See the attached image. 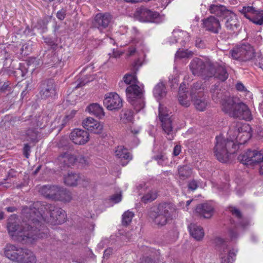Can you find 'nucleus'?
<instances>
[{
	"label": "nucleus",
	"instance_id": "12",
	"mask_svg": "<svg viewBox=\"0 0 263 263\" xmlns=\"http://www.w3.org/2000/svg\"><path fill=\"white\" fill-rule=\"evenodd\" d=\"M40 94L42 99L54 98L57 93L55 84L53 79L43 81L40 87Z\"/></svg>",
	"mask_w": 263,
	"mask_h": 263
},
{
	"label": "nucleus",
	"instance_id": "42",
	"mask_svg": "<svg viewBox=\"0 0 263 263\" xmlns=\"http://www.w3.org/2000/svg\"><path fill=\"white\" fill-rule=\"evenodd\" d=\"M256 10L255 8L252 6H243L239 9V11L250 21Z\"/></svg>",
	"mask_w": 263,
	"mask_h": 263
},
{
	"label": "nucleus",
	"instance_id": "9",
	"mask_svg": "<svg viewBox=\"0 0 263 263\" xmlns=\"http://www.w3.org/2000/svg\"><path fill=\"white\" fill-rule=\"evenodd\" d=\"M159 118L166 138L168 140H172L175 135V133L173 130V120L167 111L161 104H159Z\"/></svg>",
	"mask_w": 263,
	"mask_h": 263
},
{
	"label": "nucleus",
	"instance_id": "38",
	"mask_svg": "<svg viewBox=\"0 0 263 263\" xmlns=\"http://www.w3.org/2000/svg\"><path fill=\"white\" fill-rule=\"evenodd\" d=\"M229 209L232 214L238 219V223L239 224L243 227H245L248 225L249 223L248 220L242 217V214L239 209L235 207H230Z\"/></svg>",
	"mask_w": 263,
	"mask_h": 263
},
{
	"label": "nucleus",
	"instance_id": "11",
	"mask_svg": "<svg viewBox=\"0 0 263 263\" xmlns=\"http://www.w3.org/2000/svg\"><path fill=\"white\" fill-rule=\"evenodd\" d=\"M216 243L221 253V263H233L235 259L237 250L234 248L229 249L227 242L222 238L216 239Z\"/></svg>",
	"mask_w": 263,
	"mask_h": 263
},
{
	"label": "nucleus",
	"instance_id": "62",
	"mask_svg": "<svg viewBox=\"0 0 263 263\" xmlns=\"http://www.w3.org/2000/svg\"><path fill=\"white\" fill-rule=\"evenodd\" d=\"M123 53L121 51L114 49L112 53V55H111L110 53H109V55H110V58H111V57L115 58H118L121 55H122Z\"/></svg>",
	"mask_w": 263,
	"mask_h": 263
},
{
	"label": "nucleus",
	"instance_id": "6",
	"mask_svg": "<svg viewBox=\"0 0 263 263\" xmlns=\"http://www.w3.org/2000/svg\"><path fill=\"white\" fill-rule=\"evenodd\" d=\"M190 68L194 76H201L205 79L212 77L214 73L212 64L198 58H194L191 61Z\"/></svg>",
	"mask_w": 263,
	"mask_h": 263
},
{
	"label": "nucleus",
	"instance_id": "28",
	"mask_svg": "<svg viewBox=\"0 0 263 263\" xmlns=\"http://www.w3.org/2000/svg\"><path fill=\"white\" fill-rule=\"evenodd\" d=\"M38 128L29 126L25 132L27 141L30 142H37L41 138V133Z\"/></svg>",
	"mask_w": 263,
	"mask_h": 263
},
{
	"label": "nucleus",
	"instance_id": "53",
	"mask_svg": "<svg viewBox=\"0 0 263 263\" xmlns=\"http://www.w3.org/2000/svg\"><path fill=\"white\" fill-rule=\"evenodd\" d=\"M123 80L125 84L132 85H137V78L135 74H126L123 77Z\"/></svg>",
	"mask_w": 263,
	"mask_h": 263
},
{
	"label": "nucleus",
	"instance_id": "55",
	"mask_svg": "<svg viewBox=\"0 0 263 263\" xmlns=\"http://www.w3.org/2000/svg\"><path fill=\"white\" fill-rule=\"evenodd\" d=\"M66 15V10L65 9H62L57 12L56 16L59 20L63 21L65 18Z\"/></svg>",
	"mask_w": 263,
	"mask_h": 263
},
{
	"label": "nucleus",
	"instance_id": "56",
	"mask_svg": "<svg viewBox=\"0 0 263 263\" xmlns=\"http://www.w3.org/2000/svg\"><path fill=\"white\" fill-rule=\"evenodd\" d=\"M229 233V236L232 240H235L237 238L238 234L236 228L230 229Z\"/></svg>",
	"mask_w": 263,
	"mask_h": 263
},
{
	"label": "nucleus",
	"instance_id": "34",
	"mask_svg": "<svg viewBox=\"0 0 263 263\" xmlns=\"http://www.w3.org/2000/svg\"><path fill=\"white\" fill-rule=\"evenodd\" d=\"M209 10L211 13L214 14L219 17H224L229 11L224 6L221 5H211L210 6Z\"/></svg>",
	"mask_w": 263,
	"mask_h": 263
},
{
	"label": "nucleus",
	"instance_id": "39",
	"mask_svg": "<svg viewBox=\"0 0 263 263\" xmlns=\"http://www.w3.org/2000/svg\"><path fill=\"white\" fill-rule=\"evenodd\" d=\"M115 154L116 156L119 158L123 159L128 161L132 159V157L127 149L123 146H118L115 151Z\"/></svg>",
	"mask_w": 263,
	"mask_h": 263
},
{
	"label": "nucleus",
	"instance_id": "13",
	"mask_svg": "<svg viewBox=\"0 0 263 263\" xmlns=\"http://www.w3.org/2000/svg\"><path fill=\"white\" fill-rule=\"evenodd\" d=\"M4 256L14 262H23L24 258L20 255L23 248L15 245L7 243L3 249Z\"/></svg>",
	"mask_w": 263,
	"mask_h": 263
},
{
	"label": "nucleus",
	"instance_id": "29",
	"mask_svg": "<svg viewBox=\"0 0 263 263\" xmlns=\"http://www.w3.org/2000/svg\"><path fill=\"white\" fill-rule=\"evenodd\" d=\"M59 161L63 163L64 166L68 167L73 165L78 159L76 157L69 152L61 154L58 158Z\"/></svg>",
	"mask_w": 263,
	"mask_h": 263
},
{
	"label": "nucleus",
	"instance_id": "49",
	"mask_svg": "<svg viewBox=\"0 0 263 263\" xmlns=\"http://www.w3.org/2000/svg\"><path fill=\"white\" fill-rule=\"evenodd\" d=\"M134 216L133 212L127 211L124 213L122 215V224L124 226L128 225L132 221Z\"/></svg>",
	"mask_w": 263,
	"mask_h": 263
},
{
	"label": "nucleus",
	"instance_id": "48",
	"mask_svg": "<svg viewBox=\"0 0 263 263\" xmlns=\"http://www.w3.org/2000/svg\"><path fill=\"white\" fill-rule=\"evenodd\" d=\"M234 123H240L241 124V126L242 127V131H241L240 133H239V134H238V137L236 138L232 139L233 141H234V142L236 144H237L238 146H239V145L236 143V142H238V141H236V142H235L234 140H237V139H238L239 138V137H241L242 136H246L247 139H245L242 142H239L240 144L244 143L245 142L247 141V139L250 138V135L249 134V133L246 132V128H248V125H242V123L241 122H234Z\"/></svg>",
	"mask_w": 263,
	"mask_h": 263
},
{
	"label": "nucleus",
	"instance_id": "27",
	"mask_svg": "<svg viewBox=\"0 0 263 263\" xmlns=\"http://www.w3.org/2000/svg\"><path fill=\"white\" fill-rule=\"evenodd\" d=\"M76 111L72 110L69 115L65 116L61 122L60 119H56L51 124L52 129H58V132H60L63 128L66 125L67 122L71 120L75 115Z\"/></svg>",
	"mask_w": 263,
	"mask_h": 263
},
{
	"label": "nucleus",
	"instance_id": "58",
	"mask_svg": "<svg viewBox=\"0 0 263 263\" xmlns=\"http://www.w3.org/2000/svg\"><path fill=\"white\" fill-rule=\"evenodd\" d=\"M122 199V195L121 194H116L110 197V200L115 203L119 202Z\"/></svg>",
	"mask_w": 263,
	"mask_h": 263
},
{
	"label": "nucleus",
	"instance_id": "57",
	"mask_svg": "<svg viewBox=\"0 0 263 263\" xmlns=\"http://www.w3.org/2000/svg\"><path fill=\"white\" fill-rule=\"evenodd\" d=\"M68 142V140L67 137H63L59 141L58 143V145L59 147H66L67 145Z\"/></svg>",
	"mask_w": 263,
	"mask_h": 263
},
{
	"label": "nucleus",
	"instance_id": "32",
	"mask_svg": "<svg viewBox=\"0 0 263 263\" xmlns=\"http://www.w3.org/2000/svg\"><path fill=\"white\" fill-rule=\"evenodd\" d=\"M87 110L90 114L93 115L99 119H102L105 115L103 107L98 103L90 104L87 107Z\"/></svg>",
	"mask_w": 263,
	"mask_h": 263
},
{
	"label": "nucleus",
	"instance_id": "59",
	"mask_svg": "<svg viewBox=\"0 0 263 263\" xmlns=\"http://www.w3.org/2000/svg\"><path fill=\"white\" fill-rule=\"evenodd\" d=\"M9 82H0V91L5 92L9 87Z\"/></svg>",
	"mask_w": 263,
	"mask_h": 263
},
{
	"label": "nucleus",
	"instance_id": "15",
	"mask_svg": "<svg viewBox=\"0 0 263 263\" xmlns=\"http://www.w3.org/2000/svg\"><path fill=\"white\" fill-rule=\"evenodd\" d=\"M64 182L65 184L69 186H76L78 184H81L86 186L89 183V180L84 176H81L79 174L68 173L64 177Z\"/></svg>",
	"mask_w": 263,
	"mask_h": 263
},
{
	"label": "nucleus",
	"instance_id": "22",
	"mask_svg": "<svg viewBox=\"0 0 263 263\" xmlns=\"http://www.w3.org/2000/svg\"><path fill=\"white\" fill-rule=\"evenodd\" d=\"M192 101L196 108L200 111L205 109L208 103L207 98L202 91H198L197 96L192 97Z\"/></svg>",
	"mask_w": 263,
	"mask_h": 263
},
{
	"label": "nucleus",
	"instance_id": "61",
	"mask_svg": "<svg viewBox=\"0 0 263 263\" xmlns=\"http://www.w3.org/2000/svg\"><path fill=\"white\" fill-rule=\"evenodd\" d=\"M30 152V146L28 144H25L23 148V153L25 156L27 158Z\"/></svg>",
	"mask_w": 263,
	"mask_h": 263
},
{
	"label": "nucleus",
	"instance_id": "4",
	"mask_svg": "<svg viewBox=\"0 0 263 263\" xmlns=\"http://www.w3.org/2000/svg\"><path fill=\"white\" fill-rule=\"evenodd\" d=\"M222 110L230 117L246 121L252 119L251 110L242 102H236L234 98L228 97L222 99Z\"/></svg>",
	"mask_w": 263,
	"mask_h": 263
},
{
	"label": "nucleus",
	"instance_id": "50",
	"mask_svg": "<svg viewBox=\"0 0 263 263\" xmlns=\"http://www.w3.org/2000/svg\"><path fill=\"white\" fill-rule=\"evenodd\" d=\"M121 119L124 122H128L132 121L133 119V112L130 109H125L122 111Z\"/></svg>",
	"mask_w": 263,
	"mask_h": 263
},
{
	"label": "nucleus",
	"instance_id": "5",
	"mask_svg": "<svg viewBox=\"0 0 263 263\" xmlns=\"http://www.w3.org/2000/svg\"><path fill=\"white\" fill-rule=\"evenodd\" d=\"M128 102L131 104L136 112L145 106L142 88L138 85H130L126 89Z\"/></svg>",
	"mask_w": 263,
	"mask_h": 263
},
{
	"label": "nucleus",
	"instance_id": "26",
	"mask_svg": "<svg viewBox=\"0 0 263 263\" xmlns=\"http://www.w3.org/2000/svg\"><path fill=\"white\" fill-rule=\"evenodd\" d=\"M149 216L154 223L159 227L165 226L171 219L151 210L149 212Z\"/></svg>",
	"mask_w": 263,
	"mask_h": 263
},
{
	"label": "nucleus",
	"instance_id": "21",
	"mask_svg": "<svg viewBox=\"0 0 263 263\" xmlns=\"http://www.w3.org/2000/svg\"><path fill=\"white\" fill-rule=\"evenodd\" d=\"M28 125L33 127L39 128L40 129L45 128L48 122V117L45 115L31 116L28 120Z\"/></svg>",
	"mask_w": 263,
	"mask_h": 263
},
{
	"label": "nucleus",
	"instance_id": "8",
	"mask_svg": "<svg viewBox=\"0 0 263 263\" xmlns=\"http://www.w3.org/2000/svg\"><path fill=\"white\" fill-rule=\"evenodd\" d=\"M238 160L246 165H254L260 163L259 173L263 175V155L256 150L248 149L238 157Z\"/></svg>",
	"mask_w": 263,
	"mask_h": 263
},
{
	"label": "nucleus",
	"instance_id": "63",
	"mask_svg": "<svg viewBox=\"0 0 263 263\" xmlns=\"http://www.w3.org/2000/svg\"><path fill=\"white\" fill-rule=\"evenodd\" d=\"M197 183L195 180L190 181L188 184V187L191 190H195L197 188Z\"/></svg>",
	"mask_w": 263,
	"mask_h": 263
},
{
	"label": "nucleus",
	"instance_id": "54",
	"mask_svg": "<svg viewBox=\"0 0 263 263\" xmlns=\"http://www.w3.org/2000/svg\"><path fill=\"white\" fill-rule=\"evenodd\" d=\"M92 78H91L90 77H88L87 76H85L84 78H79L77 81H76L75 82V88H78L85 85L89 82L92 81Z\"/></svg>",
	"mask_w": 263,
	"mask_h": 263
},
{
	"label": "nucleus",
	"instance_id": "46",
	"mask_svg": "<svg viewBox=\"0 0 263 263\" xmlns=\"http://www.w3.org/2000/svg\"><path fill=\"white\" fill-rule=\"evenodd\" d=\"M157 197V193L155 190H150L141 198V201L144 203L151 202Z\"/></svg>",
	"mask_w": 263,
	"mask_h": 263
},
{
	"label": "nucleus",
	"instance_id": "14",
	"mask_svg": "<svg viewBox=\"0 0 263 263\" xmlns=\"http://www.w3.org/2000/svg\"><path fill=\"white\" fill-rule=\"evenodd\" d=\"M103 104L106 108L109 110H118L123 106L122 99L115 92L106 94L103 100Z\"/></svg>",
	"mask_w": 263,
	"mask_h": 263
},
{
	"label": "nucleus",
	"instance_id": "30",
	"mask_svg": "<svg viewBox=\"0 0 263 263\" xmlns=\"http://www.w3.org/2000/svg\"><path fill=\"white\" fill-rule=\"evenodd\" d=\"M173 40L170 41L171 43H174L180 40L181 43L184 44L186 42L189 41L190 35L189 33L182 30H174L173 32Z\"/></svg>",
	"mask_w": 263,
	"mask_h": 263
},
{
	"label": "nucleus",
	"instance_id": "23",
	"mask_svg": "<svg viewBox=\"0 0 263 263\" xmlns=\"http://www.w3.org/2000/svg\"><path fill=\"white\" fill-rule=\"evenodd\" d=\"M52 200H59L64 202H69L71 199V194L63 187L55 186Z\"/></svg>",
	"mask_w": 263,
	"mask_h": 263
},
{
	"label": "nucleus",
	"instance_id": "60",
	"mask_svg": "<svg viewBox=\"0 0 263 263\" xmlns=\"http://www.w3.org/2000/svg\"><path fill=\"white\" fill-rule=\"evenodd\" d=\"M140 263H156V262L151 257L147 256H143L140 259Z\"/></svg>",
	"mask_w": 263,
	"mask_h": 263
},
{
	"label": "nucleus",
	"instance_id": "64",
	"mask_svg": "<svg viewBox=\"0 0 263 263\" xmlns=\"http://www.w3.org/2000/svg\"><path fill=\"white\" fill-rule=\"evenodd\" d=\"M236 88L237 90L240 91H246L247 89L243 85V84L241 82H238L236 85Z\"/></svg>",
	"mask_w": 263,
	"mask_h": 263
},
{
	"label": "nucleus",
	"instance_id": "35",
	"mask_svg": "<svg viewBox=\"0 0 263 263\" xmlns=\"http://www.w3.org/2000/svg\"><path fill=\"white\" fill-rule=\"evenodd\" d=\"M165 84L163 82L158 83L154 87L153 93L154 97L159 100L164 97L166 95Z\"/></svg>",
	"mask_w": 263,
	"mask_h": 263
},
{
	"label": "nucleus",
	"instance_id": "41",
	"mask_svg": "<svg viewBox=\"0 0 263 263\" xmlns=\"http://www.w3.org/2000/svg\"><path fill=\"white\" fill-rule=\"evenodd\" d=\"M210 92L212 95V99L215 102L219 101L222 97V93L219 87V84H216L213 85L211 88Z\"/></svg>",
	"mask_w": 263,
	"mask_h": 263
},
{
	"label": "nucleus",
	"instance_id": "1",
	"mask_svg": "<svg viewBox=\"0 0 263 263\" xmlns=\"http://www.w3.org/2000/svg\"><path fill=\"white\" fill-rule=\"evenodd\" d=\"M34 210L30 208H24L22 210V224L20 226L16 221L10 220L7 224L9 235L15 239L23 244L29 245L35 242L38 239L44 237L45 231L37 226L39 222L35 221L33 213Z\"/></svg>",
	"mask_w": 263,
	"mask_h": 263
},
{
	"label": "nucleus",
	"instance_id": "33",
	"mask_svg": "<svg viewBox=\"0 0 263 263\" xmlns=\"http://www.w3.org/2000/svg\"><path fill=\"white\" fill-rule=\"evenodd\" d=\"M212 68L214 69V73L212 74V77L214 76L221 81H224L228 79L229 74L223 66H218L216 67L212 65Z\"/></svg>",
	"mask_w": 263,
	"mask_h": 263
},
{
	"label": "nucleus",
	"instance_id": "45",
	"mask_svg": "<svg viewBox=\"0 0 263 263\" xmlns=\"http://www.w3.org/2000/svg\"><path fill=\"white\" fill-rule=\"evenodd\" d=\"M178 101L181 105L185 107H189L191 104V101H192L191 94L189 96L187 92L180 93V95L178 96Z\"/></svg>",
	"mask_w": 263,
	"mask_h": 263
},
{
	"label": "nucleus",
	"instance_id": "40",
	"mask_svg": "<svg viewBox=\"0 0 263 263\" xmlns=\"http://www.w3.org/2000/svg\"><path fill=\"white\" fill-rule=\"evenodd\" d=\"M153 159L157 161V163L162 166H168L171 163L169 161L165 154L160 153L153 157Z\"/></svg>",
	"mask_w": 263,
	"mask_h": 263
},
{
	"label": "nucleus",
	"instance_id": "36",
	"mask_svg": "<svg viewBox=\"0 0 263 263\" xmlns=\"http://www.w3.org/2000/svg\"><path fill=\"white\" fill-rule=\"evenodd\" d=\"M20 255L24 258V261L17 262V263H35L36 257L33 253L30 250L27 249H23V251Z\"/></svg>",
	"mask_w": 263,
	"mask_h": 263
},
{
	"label": "nucleus",
	"instance_id": "3",
	"mask_svg": "<svg viewBox=\"0 0 263 263\" xmlns=\"http://www.w3.org/2000/svg\"><path fill=\"white\" fill-rule=\"evenodd\" d=\"M242 127L239 123H232L228 132L229 138L224 139L222 136L216 137V142L214 148V152L217 159L222 163L227 162L230 155L234 154L238 149V146L232 139L236 138Z\"/></svg>",
	"mask_w": 263,
	"mask_h": 263
},
{
	"label": "nucleus",
	"instance_id": "51",
	"mask_svg": "<svg viewBox=\"0 0 263 263\" xmlns=\"http://www.w3.org/2000/svg\"><path fill=\"white\" fill-rule=\"evenodd\" d=\"M202 84L201 82H196L193 84L191 88V97H195L197 96L198 91H202L201 89Z\"/></svg>",
	"mask_w": 263,
	"mask_h": 263
},
{
	"label": "nucleus",
	"instance_id": "17",
	"mask_svg": "<svg viewBox=\"0 0 263 263\" xmlns=\"http://www.w3.org/2000/svg\"><path fill=\"white\" fill-rule=\"evenodd\" d=\"M70 139L76 144L83 145L89 141V134L86 130L76 128L71 132Z\"/></svg>",
	"mask_w": 263,
	"mask_h": 263
},
{
	"label": "nucleus",
	"instance_id": "43",
	"mask_svg": "<svg viewBox=\"0 0 263 263\" xmlns=\"http://www.w3.org/2000/svg\"><path fill=\"white\" fill-rule=\"evenodd\" d=\"M56 57L53 50L46 51L43 55V63L45 64H51L55 62Z\"/></svg>",
	"mask_w": 263,
	"mask_h": 263
},
{
	"label": "nucleus",
	"instance_id": "20",
	"mask_svg": "<svg viewBox=\"0 0 263 263\" xmlns=\"http://www.w3.org/2000/svg\"><path fill=\"white\" fill-rule=\"evenodd\" d=\"M82 125L85 129L94 134H100L103 129V125L91 117H88L84 120Z\"/></svg>",
	"mask_w": 263,
	"mask_h": 263
},
{
	"label": "nucleus",
	"instance_id": "31",
	"mask_svg": "<svg viewBox=\"0 0 263 263\" xmlns=\"http://www.w3.org/2000/svg\"><path fill=\"white\" fill-rule=\"evenodd\" d=\"M191 235L197 240H200L204 236V233L202 228L194 223L189 226Z\"/></svg>",
	"mask_w": 263,
	"mask_h": 263
},
{
	"label": "nucleus",
	"instance_id": "2",
	"mask_svg": "<svg viewBox=\"0 0 263 263\" xmlns=\"http://www.w3.org/2000/svg\"><path fill=\"white\" fill-rule=\"evenodd\" d=\"M34 210L33 213L35 221L39 222L37 227L41 230L40 232L45 231L44 237L47 236L48 230L42 224L41 220H47L52 224H60L65 221L66 214L64 210L46 202L36 201L31 207Z\"/></svg>",
	"mask_w": 263,
	"mask_h": 263
},
{
	"label": "nucleus",
	"instance_id": "18",
	"mask_svg": "<svg viewBox=\"0 0 263 263\" xmlns=\"http://www.w3.org/2000/svg\"><path fill=\"white\" fill-rule=\"evenodd\" d=\"M152 210L156 211V213H159L172 219L176 211V206L171 202H162Z\"/></svg>",
	"mask_w": 263,
	"mask_h": 263
},
{
	"label": "nucleus",
	"instance_id": "24",
	"mask_svg": "<svg viewBox=\"0 0 263 263\" xmlns=\"http://www.w3.org/2000/svg\"><path fill=\"white\" fill-rule=\"evenodd\" d=\"M214 208L211 204L204 203L199 204L196 209V213L200 217L204 218L211 217L213 213Z\"/></svg>",
	"mask_w": 263,
	"mask_h": 263
},
{
	"label": "nucleus",
	"instance_id": "47",
	"mask_svg": "<svg viewBox=\"0 0 263 263\" xmlns=\"http://www.w3.org/2000/svg\"><path fill=\"white\" fill-rule=\"evenodd\" d=\"M179 175L183 178L190 177L192 174V170L188 165L179 166L178 168Z\"/></svg>",
	"mask_w": 263,
	"mask_h": 263
},
{
	"label": "nucleus",
	"instance_id": "37",
	"mask_svg": "<svg viewBox=\"0 0 263 263\" xmlns=\"http://www.w3.org/2000/svg\"><path fill=\"white\" fill-rule=\"evenodd\" d=\"M56 185H44L40 187L39 192L45 198L49 199H52Z\"/></svg>",
	"mask_w": 263,
	"mask_h": 263
},
{
	"label": "nucleus",
	"instance_id": "25",
	"mask_svg": "<svg viewBox=\"0 0 263 263\" xmlns=\"http://www.w3.org/2000/svg\"><path fill=\"white\" fill-rule=\"evenodd\" d=\"M224 18L226 19L225 26L227 29L235 31L239 27V22L234 13L229 11L224 16Z\"/></svg>",
	"mask_w": 263,
	"mask_h": 263
},
{
	"label": "nucleus",
	"instance_id": "10",
	"mask_svg": "<svg viewBox=\"0 0 263 263\" xmlns=\"http://www.w3.org/2000/svg\"><path fill=\"white\" fill-rule=\"evenodd\" d=\"M135 16L139 21L144 22L158 24L163 20V17L158 12L153 11L144 7L138 8L135 13Z\"/></svg>",
	"mask_w": 263,
	"mask_h": 263
},
{
	"label": "nucleus",
	"instance_id": "52",
	"mask_svg": "<svg viewBox=\"0 0 263 263\" xmlns=\"http://www.w3.org/2000/svg\"><path fill=\"white\" fill-rule=\"evenodd\" d=\"M193 55V52L191 51H189L188 50H180L179 49L176 54V57L180 59L185 58H190L192 57Z\"/></svg>",
	"mask_w": 263,
	"mask_h": 263
},
{
	"label": "nucleus",
	"instance_id": "7",
	"mask_svg": "<svg viewBox=\"0 0 263 263\" xmlns=\"http://www.w3.org/2000/svg\"><path fill=\"white\" fill-rule=\"evenodd\" d=\"M230 54L233 59L241 62L250 61L255 57L254 50L248 43L236 46L230 51Z\"/></svg>",
	"mask_w": 263,
	"mask_h": 263
},
{
	"label": "nucleus",
	"instance_id": "44",
	"mask_svg": "<svg viewBox=\"0 0 263 263\" xmlns=\"http://www.w3.org/2000/svg\"><path fill=\"white\" fill-rule=\"evenodd\" d=\"M250 21L257 25H262L263 10H256Z\"/></svg>",
	"mask_w": 263,
	"mask_h": 263
},
{
	"label": "nucleus",
	"instance_id": "19",
	"mask_svg": "<svg viewBox=\"0 0 263 263\" xmlns=\"http://www.w3.org/2000/svg\"><path fill=\"white\" fill-rule=\"evenodd\" d=\"M111 19V15L108 13H98L95 17L93 22V27L102 31L103 29L108 27Z\"/></svg>",
	"mask_w": 263,
	"mask_h": 263
},
{
	"label": "nucleus",
	"instance_id": "16",
	"mask_svg": "<svg viewBox=\"0 0 263 263\" xmlns=\"http://www.w3.org/2000/svg\"><path fill=\"white\" fill-rule=\"evenodd\" d=\"M202 28L206 31L217 34L221 29L219 21L213 16H210L202 20Z\"/></svg>",
	"mask_w": 263,
	"mask_h": 263
}]
</instances>
